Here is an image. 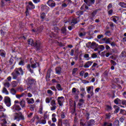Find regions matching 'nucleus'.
<instances>
[{"instance_id": "f257e3e1", "label": "nucleus", "mask_w": 126, "mask_h": 126, "mask_svg": "<svg viewBox=\"0 0 126 126\" xmlns=\"http://www.w3.org/2000/svg\"><path fill=\"white\" fill-rule=\"evenodd\" d=\"M27 84H28L27 88L29 91H34L36 88V81L34 79L29 78L26 81Z\"/></svg>"}, {"instance_id": "f03ea898", "label": "nucleus", "mask_w": 126, "mask_h": 126, "mask_svg": "<svg viewBox=\"0 0 126 126\" xmlns=\"http://www.w3.org/2000/svg\"><path fill=\"white\" fill-rule=\"evenodd\" d=\"M20 74L21 75L23 74V70L21 67L16 68L14 70V72L11 73V75L13 76V79H17L18 75H20Z\"/></svg>"}, {"instance_id": "7ed1b4c3", "label": "nucleus", "mask_w": 126, "mask_h": 126, "mask_svg": "<svg viewBox=\"0 0 126 126\" xmlns=\"http://www.w3.org/2000/svg\"><path fill=\"white\" fill-rule=\"evenodd\" d=\"M28 44L32 46V47H36L37 50L41 49L40 43L38 42V41L34 42V40L32 38L28 40Z\"/></svg>"}, {"instance_id": "20e7f679", "label": "nucleus", "mask_w": 126, "mask_h": 126, "mask_svg": "<svg viewBox=\"0 0 126 126\" xmlns=\"http://www.w3.org/2000/svg\"><path fill=\"white\" fill-rule=\"evenodd\" d=\"M13 120L19 122L20 120H24V116L21 112L15 113L13 114Z\"/></svg>"}, {"instance_id": "39448f33", "label": "nucleus", "mask_w": 126, "mask_h": 126, "mask_svg": "<svg viewBox=\"0 0 126 126\" xmlns=\"http://www.w3.org/2000/svg\"><path fill=\"white\" fill-rule=\"evenodd\" d=\"M34 8H35V5H34V4H33L32 1H30L27 7V11H26V16H27V15L29 14V11H28V9H34Z\"/></svg>"}, {"instance_id": "423d86ee", "label": "nucleus", "mask_w": 126, "mask_h": 126, "mask_svg": "<svg viewBox=\"0 0 126 126\" xmlns=\"http://www.w3.org/2000/svg\"><path fill=\"white\" fill-rule=\"evenodd\" d=\"M87 91L89 94H90L91 96L94 95V88L93 86H91L86 87Z\"/></svg>"}, {"instance_id": "0eeeda50", "label": "nucleus", "mask_w": 126, "mask_h": 126, "mask_svg": "<svg viewBox=\"0 0 126 126\" xmlns=\"http://www.w3.org/2000/svg\"><path fill=\"white\" fill-rule=\"evenodd\" d=\"M4 102L7 107H10L11 106V101L9 97L5 96L4 98Z\"/></svg>"}, {"instance_id": "6e6552de", "label": "nucleus", "mask_w": 126, "mask_h": 126, "mask_svg": "<svg viewBox=\"0 0 126 126\" xmlns=\"http://www.w3.org/2000/svg\"><path fill=\"white\" fill-rule=\"evenodd\" d=\"M78 94H79V90L76 89L75 88H73L72 89V95L73 96H76L77 98H78Z\"/></svg>"}, {"instance_id": "1a4fd4ad", "label": "nucleus", "mask_w": 126, "mask_h": 126, "mask_svg": "<svg viewBox=\"0 0 126 126\" xmlns=\"http://www.w3.org/2000/svg\"><path fill=\"white\" fill-rule=\"evenodd\" d=\"M32 59H31V64L32 68H36L37 66H39V63H36V61H31Z\"/></svg>"}, {"instance_id": "9d476101", "label": "nucleus", "mask_w": 126, "mask_h": 126, "mask_svg": "<svg viewBox=\"0 0 126 126\" xmlns=\"http://www.w3.org/2000/svg\"><path fill=\"white\" fill-rule=\"evenodd\" d=\"M12 109L14 112H16V111H20L21 110V107H20V106L18 104H14L12 107Z\"/></svg>"}, {"instance_id": "9b49d317", "label": "nucleus", "mask_w": 126, "mask_h": 126, "mask_svg": "<svg viewBox=\"0 0 126 126\" xmlns=\"http://www.w3.org/2000/svg\"><path fill=\"white\" fill-rule=\"evenodd\" d=\"M57 101L60 106H63V101H64V97H63V96L58 97Z\"/></svg>"}, {"instance_id": "f8f14e48", "label": "nucleus", "mask_w": 126, "mask_h": 126, "mask_svg": "<svg viewBox=\"0 0 126 126\" xmlns=\"http://www.w3.org/2000/svg\"><path fill=\"white\" fill-rule=\"evenodd\" d=\"M47 4L50 7H55L56 6V2L53 0H49L47 2Z\"/></svg>"}, {"instance_id": "ddd939ff", "label": "nucleus", "mask_w": 126, "mask_h": 126, "mask_svg": "<svg viewBox=\"0 0 126 126\" xmlns=\"http://www.w3.org/2000/svg\"><path fill=\"white\" fill-rule=\"evenodd\" d=\"M85 2L89 6H90L91 4H93L95 2V0H84Z\"/></svg>"}, {"instance_id": "4468645a", "label": "nucleus", "mask_w": 126, "mask_h": 126, "mask_svg": "<svg viewBox=\"0 0 126 126\" xmlns=\"http://www.w3.org/2000/svg\"><path fill=\"white\" fill-rule=\"evenodd\" d=\"M62 126H70L69 122L66 119L63 120L62 123Z\"/></svg>"}, {"instance_id": "2eb2a0df", "label": "nucleus", "mask_w": 126, "mask_h": 126, "mask_svg": "<svg viewBox=\"0 0 126 126\" xmlns=\"http://www.w3.org/2000/svg\"><path fill=\"white\" fill-rule=\"evenodd\" d=\"M19 104L22 109L25 108V106H26V102L24 99H22V100L20 102Z\"/></svg>"}, {"instance_id": "dca6fc26", "label": "nucleus", "mask_w": 126, "mask_h": 126, "mask_svg": "<svg viewBox=\"0 0 126 126\" xmlns=\"http://www.w3.org/2000/svg\"><path fill=\"white\" fill-rule=\"evenodd\" d=\"M92 63H93V62L91 61H88V62L85 63L84 67H85V68H88L89 66H91V64H92Z\"/></svg>"}, {"instance_id": "f3484780", "label": "nucleus", "mask_w": 126, "mask_h": 126, "mask_svg": "<svg viewBox=\"0 0 126 126\" xmlns=\"http://www.w3.org/2000/svg\"><path fill=\"white\" fill-rule=\"evenodd\" d=\"M102 41L105 43V44H110L112 42V38H104L102 39Z\"/></svg>"}, {"instance_id": "a211bd4d", "label": "nucleus", "mask_w": 126, "mask_h": 126, "mask_svg": "<svg viewBox=\"0 0 126 126\" xmlns=\"http://www.w3.org/2000/svg\"><path fill=\"white\" fill-rule=\"evenodd\" d=\"M27 101L28 104H34L35 102L33 98H27Z\"/></svg>"}, {"instance_id": "6ab92c4d", "label": "nucleus", "mask_w": 126, "mask_h": 126, "mask_svg": "<svg viewBox=\"0 0 126 126\" xmlns=\"http://www.w3.org/2000/svg\"><path fill=\"white\" fill-rule=\"evenodd\" d=\"M112 20L115 23H117L119 20H120V17L117 16H114L112 17Z\"/></svg>"}, {"instance_id": "aec40b11", "label": "nucleus", "mask_w": 126, "mask_h": 126, "mask_svg": "<svg viewBox=\"0 0 126 126\" xmlns=\"http://www.w3.org/2000/svg\"><path fill=\"white\" fill-rule=\"evenodd\" d=\"M56 72L57 74H61L62 73V68L57 67L56 68Z\"/></svg>"}, {"instance_id": "412c9836", "label": "nucleus", "mask_w": 126, "mask_h": 126, "mask_svg": "<svg viewBox=\"0 0 126 126\" xmlns=\"http://www.w3.org/2000/svg\"><path fill=\"white\" fill-rule=\"evenodd\" d=\"M95 124V122L93 120H91L88 122V126H93Z\"/></svg>"}, {"instance_id": "4be33fe9", "label": "nucleus", "mask_w": 126, "mask_h": 126, "mask_svg": "<svg viewBox=\"0 0 126 126\" xmlns=\"http://www.w3.org/2000/svg\"><path fill=\"white\" fill-rule=\"evenodd\" d=\"M53 99H54V97H46L45 99V102L47 103V104H49L51 102V100H52Z\"/></svg>"}, {"instance_id": "5701e85b", "label": "nucleus", "mask_w": 126, "mask_h": 126, "mask_svg": "<svg viewBox=\"0 0 126 126\" xmlns=\"http://www.w3.org/2000/svg\"><path fill=\"white\" fill-rule=\"evenodd\" d=\"M77 23V19L73 18L72 20V22L70 24V25H74Z\"/></svg>"}, {"instance_id": "b1692460", "label": "nucleus", "mask_w": 126, "mask_h": 126, "mask_svg": "<svg viewBox=\"0 0 126 126\" xmlns=\"http://www.w3.org/2000/svg\"><path fill=\"white\" fill-rule=\"evenodd\" d=\"M0 122L1 123L0 124L1 126H2V124L4 126H5L6 124H7V122H6V120L5 119L0 120Z\"/></svg>"}, {"instance_id": "393cba45", "label": "nucleus", "mask_w": 126, "mask_h": 126, "mask_svg": "<svg viewBox=\"0 0 126 126\" xmlns=\"http://www.w3.org/2000/svg\"><path fill=\"white\" fill-rule=\"evenodd\" d=\"M4 87H6L7 88H9V86H10V83L8 82V81H6L5 83H4Z\"/></svg>"}, {"instance_id": "a878e982", "label": "nucleus", "mask_w": 126, "mask_h": 126, "mask_svg": "<svg viewBox=\"0 0 126 126\" xmlns=\"http://www.w3.org/2000/svg\"><path fill=\"white\" fill-rule=\"evenodd\" d=\"M0 56H1V57H3V58H4V57H5V52H4V51L3 50H0Z\"/></svg>"}, {"instance_id": "bb28decb", "label": "nucleus", "mask_w": 126, "mask_h": 126, "mask_svg": "<svg viewBox=\"0 0 126 126\" xmlns=\"http://www.w3.org/2000/svg\"><path fill=\"white\" fill-rule=\"evenodd\" d=\"M51 106H56L57 104L56 103V100L55 99H52L51 101Z\"/></svg>"}, {"instance_id": "cd10ccee", "label": "nucleus", "mask_w": 126, "mask_h": 126, "mask_svg": "<svg viewBox=\"0 0 126 126\" xmlns=\"http://www.w3.org/2000/svg\"><path fill=\"white\" fill-rule=\"evenodd\" d=\"M36 108V105L35 104L31 105L30 106V109L31 111H34V109Z\"/></svg>"}, {"instance_id": "c85d7f7f", "label": "nucleus", "mask_w": 126, "mask_h": 126, "mask_svg": "<svg viewBox=\"0 0 126 126\" xmlns=\"http://www.w3.org/2000/svg\"><path fill=\"white\" fill-rule=\"evenodd\" d=\"M11 84H12V86H13V87H16V86H17L18 84L17 82L14 81L11 82Z\"/></svg>"}, {"instance_id": "c756f323", "label": "nucleus", "mask_w": 126, "mask_h": 126, "mask_svg": "<svg viewBox=\"0 0 126 126\" xmlns=\"http://www.w3.org/2000/svg\"><path fill=\"white\" fill-rule=\"evenodd\" d=\"M27 67L28 68V69H29L30 71V72H31V73H33V70H32L31 69V65H30V64H28L27 66Z\"/></svg>"}, {"instance_id": "7c9ffc66", "label": "nucleus", "mask_w": 126, "mask_h": 126, "mask_svg": "<svg viewBox=\"0 0 126 126\" xmlns=\"http://www.w3.org/2000/svg\"><path fill=\"white\" fill-rule=\"evenodd\" d=\"M119 5H121L122 7H124L125 8L126 7V4L124 2H120Z\"/></svg>"}, {"instance_id": "2f4dec72", "label": "nucleus", "mask_w": 126, "mask_h": 126, "mask_svg": "<svg viewBox=\"0 0 126 126\" xmlns=\"http://www.w3.org/2000/svg\"><path fill=\"white\" fill-rule=\"evenodd\" d=\"M56 88H57L58 90H59V91H62V90H63V88H62V86H61L60 84H58L56 86Z\"/></svg>"}, {"instance_id": "473e14b6", "label": "nucleus", "mask_w": 126, "mask_h": 126, "mask_svg": "<svg viewBox=\"0 0 126 126\" xmlns=\"http://www.w3.org/2000/svg\"><path fill=\"white\" fill-rule=\"evenodd\" d=\"M2 93L6 95H8V91H7V90L5 88H3Z\"/></svg>"}, {"instance_id": "72a5a7b5", "label": "nucleus", "mask_w": 126, "mask_h": 126, "mask_svg": "<svg viewBox=\"0 0 126 126\" xmlns=\"http://www.w3.org/2000/svg\"><path fill=\"white\" fill-rule=\"evenodd\" d=\"M47 94H48L50 96H53L54 94V93H53V91H52L51 90H47Z\"/></svg>"}, {"instance_id": "f704fd0d", "label": "nucleus", "mask_w": 126, "mask_h": 126, "mask_svg": "<svg viewBox=\"0 0 126 126\" xmlns=\"http://www.w3.org/2000/svg\"><path fill=\"white\" fill-rule=\"evenodd\" d=\"M114 103H115L116 104L121 103V100L119 98H116L114 100Z\"/></svg>"}, {"instance_id": "c9c22d12", "label": "nucleus", "mask_w": 126, "mask_h": 126, "mask_svg": "<svg viewBox=\"0 0 126 126\" xmlns=\"http://www.w3.org/2000/svg\"><path fill=\"white\" fill-rule=\"evenodd\" d=\"M113 124L112 123H109L107 122H105L103 124V126H112Z\"/></svg>"}, {"instance_id": "e433bc0d", "label": "nucleus", "mask_w": 126, "mask_h": 126, "mask_svg": "<svg viewBox=\"0 0 126 126\" xmlns=\"http://www.w3.org/2000/svg\"><path fill=\"white\" fill-rule=\"evenodd\" d=\"M120 114H122V115H124L126 116V110H125L124 109H121Z\"/></svg>"}, {"instance_id": "4c0bfd02", "label": "nucleus", "mask_w": 126, "mask_h": 126, "mask_svg": "<svg viewBox=\"0 0 126 126\" xmlns=\"http://www.w3.org/2000/svg\"><path fill=\"white\" fill-rule=\"evenodd\" d=\"M25 64V63L24 62V61H23V60H21L19 62V65H24Z\"/></svg>"}, {"instance_id": "58836bf2", "label": "nucleus", "mask_w": 126, "mask_h": 126, "mask_svg": "<svg viewBox=\"0 0 126 126\" xmlns=\"http://www.w3.org/2000/svg\"><path fill=\"white\" fill-rule=\"evenodd\" d=\"M10 92L12 94H14L16 93V90L14 89H11L10 90Z\"/></svg>"}, {"instance_id": "ea45409f", "label": "nucleus", "mask_w": 126, "mask_h": 126, "mask_svg": "<svg viewBox=\"0 0 126 126\" xmlns=\"http://www.w3.org/2000/svg\"><path fill=\"white\" fill-rule=\"evenodd\" d=\"M51 111H55L56 109H57V106L56 105H52V106L50 107Z\"/></svg>"}, {"instance_id": "a19ab883", "label": "nucleus", "mask_w": 126, "mask_h": 126, "mask_svg": "<svg viewBox=\"0 0 126 126\" xmlns=\"http://www.w3.org/2000/svg\"><path fill=\"white\" fill-rule=\"evenodd\" d=\"M77 70H78V68H74V69H73L72 74H75V73H76V71H77Z\"/></svg>"}, {"instance_id": "79ce46f5", "label": "nucleus", "mask_w": 126, "mask_h": 126, "mask_svg": "<svg viewBox=\"0 0 126 126\" xmlns=\"http://www.w3.org/2000/svg\"><path fill=\"white\" fill-rule=\"evenodd\" d=\"M119 124H120V121H119V120H116L114 122V126H119Z\"/></svg>"}, {"instance_id": "37998d69", "label": "nucleus", "mask_w": 126, "mask_h": 126, "mask_svg": "<svg viewBox=\"0 0 126 126\" xmlns=\"http://www.w3.org/2000/svg\"><path fill=\"white\" fill-rule=\"evenodd\" d=\"M76 14H77V15H78L79 16L80 15H82V14H83V12L81 11H79L76 12Z\"/></svg>"}, {"instance_id": "c03bdc74", "label": "nucleus", "mask_w": 126, "mask_h": 126, "mask_svg": "<svg viewBox=\"0 0 126 126\" xmlns=\"http://www.w3.org/2000/svg\"><path fill=\"white\" fill-rule=\"evenodd\" d=\"M92 48H96L97 47V45L96 44V43L93 42L91 44Z\"/></svg>"}, {"instance_id": "a18cd8bd", "label": "nucleus", "mask_w": 126, "mask_h": 126, "mask_svg": "<svg viewBox=\"0 0 126 126\" xmlns=\"http://www.w3.org/2000/svg\"><path fill=\"white\" fill-rule=\"evenodd\" d=\"M126 53L125 51H122L121 54V57H126Z\"/></svg>"}, {"instance_id": "49530a36", "label": "nucleus", "mask_w": 126, "mask_h": 126, "mask_svg": "<svg viewBox=\"0 0 126 126\" xmlns=\"http://www.w3.org/2000/svg\"><path fill=\"white\" fill-rule=\"evenodd\" d=\"M64 2L67 4H69L71 2V0H64Z\"/></svg>"}, {"instance_id": "de8ad7c7", "label": "nucleus", "mask_w": 126, "mask_h": 126, "mask_svg": "<svg viewBox=\"0 0 126 126\" xmlns=\"http://www.w3.org/2000/svg\"><path fill=\"white\" fill-rule=\"evenodd\" d=\"M38 112L39 114H43V107L40 106V108H39Z\"/></svg>"}, {"instance_id": "09e8293b", "label": "nucleus", "mask_w": 126, "mask_h": 126, "mask_svg": "<svg viewBox=\"0 0 126 126\" xmlns=\"http://www.w3.org/2000/svg\"><path fill=\"white\" fill-rule=\"evenodd\" d=\"M79 35L80 37H83V36H85L86 33H85V32H80V33H79Z\"/></svg>"}, {"instance_id": "8fccbe9b", "label": "nucleus", "mask_w": 126, "mask_h": 126, "mask_svg": "<svg viewBox=\"0 0 126 126\" xmlns=\"http://www.w3.org/2000/svg\"><path fill=\"white\" fill-rule=\"evenodd\" d=\"M40 17H41V18H42V19H44V18H45V17H46V14H45V13H42L41 14Z\"/></svg>"}, {"instance_id": "3c124183", "label": "nucleus", "mask_w": 126, "mask_h": 126, "mask_svg": "<svg viewBox=\"0 0 126 126\" xmlns=\"http://www.w3.org/2000/svg\"><path fill=\"white\" fill-rule=\"evenodd\" d=\"M115 113H118L120 110V108H119V107L117 106H115Z\"/></svg>"}, {"instance_id": "603ef678", "label": "nucleus", "mask_w": 126, "mask_h": 126, "mask_svg": "<svg viewBox=\"0 0 126 126\" xmlns=\"http://www.w3.org/2000/svg\"><path fill=\"white\" fill-rule=\"evenodd\" d=\"M40 124L46 125V124H47V121H46V120H41Z\"/></svg>"}, {"instance_id": "864d4df0", "label": "nucleus", "mask_w": 126, "mask_h": 126, "mask_svg": "<svg viewBox=\"0 0 126 126\" xmlns=\"http://www.w3.org/2000/svg\"><path fill=\"white\" fill-rule=\"evenodd\" d=\"M99 48L101 51H104V50H105V47L103 45H100Z\"/></svg>"}, {"instance_id": "5fc2aeb1", "label": "nucleus", "mask_w": 126, "mask_h": 126, "mask_svg": "<svg viewBox=\"0 0 126 126\" xmlns=\"http://www.w3.org/2000/svg\"><path fill=\"white\" fill-rule=\"evenodd\" d=\"M96 14H97V12L96 11H94V12H93L92 16H93V17H94V16L96 15Z\"/></svg>"}, {"instance_id": "6e6d98bb", "label": "nucleus", "mask_w": 126, "mask_h": 126, "mask_svg": "<svg viewBox=\"0 0 126 126\" xmlns=\"http://www.w3.org/2000/svg\"><path fill=\"white\" fill-rule=\"evenodd\" d=\"M111 63H112V64H113V65H116V64H117V63H116V62L114 61V60H111L110 61Z\"/></svg>"}, {"instance_id": "4d7b16f0", "label": "nucleus", "mask_w": 126, "mask_h": 126, "mask_svg": "<svg viewBox=\"0 0 126 126\" xmlns=\"http://www.w3.org/2000/svg\"><path fill=\"white\" fill-rule=\"evenodd\" d=\"M50 89H51V90H53V91H57V89H56V87H55L54 86L50 87Z\"/></svg>"}, {"instance_id": "13d9d810", "label": "nucleus", "mask_w": 126, "mask_h": 126, "mask_svg": "<svg viewBox=\"0 0 126 126\" xmlns=\"http://www.w3.org/2000/svg\"><path fill=\"white\" fill-rule=\"evenodd\" d=\"M92 58H93V59H96V58H97V54H93V55L92 56Z\"/></svg>"}, {"instance_id": "bf43d9fd", "label": "nucleus", "mask_w": 126, "mask_h": 126, "mask_svg": "<svg viewBox=\"0 0 126 126\" xmlns=\"http://www.w3.org/2000/svg\"><path fill=\"white\" fill-rule=\"evenodd\" d=\"M61 118L62 119H64V118H65V116L64 115V113L63 112H62Z\"/></svg>"}, {"instance_id": "052dcab7", "label": "nucleus", "mask_w": 126, "mask_h": 126, "mask_svg": "<svg viewBox=\"0 0 126 126\" xmlns=\"http://www.w3.org/2000/svg\"><path fill=\"white\" fill-rule=\"evenodd\" d=\"M27 96H28V97H29V98H31V97H32V94H31V93H28L27 94Z\"/></svg>"}, {"instance_id": "680f3d73", "label": "nucleus", "mask_w": 126, "mask_h": 126, "mask_svg": "<svg viewBox=\"0 0 126 126\" xmlns=\"http://www.w3.org/2000/svg\"><path fill=\"white\" fill-rule=\"evenodd\" d=\"M84 78H86V77H88V76L89 75V74L88 73V72H86L84 74Z\"/></svg>"}, {"instance_id": "e2e57ef3", "label": "nucleus", "mask_w": 126, "mask_h": 126, "mask_svg": "<svg viewBox=\"0 0 126 126\" xmlns=\"http://www.w3.org/2000/svg\"><path fill=\"white\" fill-rule=\"evenodd\" d=\"M0 111H5V109L3 108L2 106H0Z\"/></svg>"}, {"instance_id": "0e129e2a", "label": "nucleus", "mask_w": 126, "mask_h": 126, "mask_svg": "<svg viewBox=\"0 0 126 126\" xmlns=\"http://www.w3.org/2000/svg\"><path fill=\"white\" fill-rule=\"evenodd\" d=\"M81 10H83V9H85V4H84L82 5V6L81 7Z\"/></svg>"}, {"instance_id": "69168bd1", "label": "nucleus", "mask_w": 126, "mask_h": 126, "mask_svg": "<svg viewBox=\"0 0 126 126\" xmlns=\"http://www.w3.org/2000/svg\"><path fill=\"white\" fill-rule=\"evenodd\" d=\"M106 119H110V118H111V114L110 113L106 114Z\"/></svg>"}, {"instance_id": "338daca9", "label": "nucleus", "mask_w": 126, "mask_h": 126, "mask_svg": "<svg viewBox=\"0 0 126 126\" xmlns=\"http://www.w3.org/2000/svg\"><path fill=\"white\" fill-rule=\"evenodd\" d=\"M80 75L81 76H83V75H84V71H82L80 72Z\"/></svg>"}, {"instance_id": "774afa93", "label": "nucleus", "mask_w": 126, "mask_h": 126, "mask_svg": "<svg viewBox=\"0 0 126 126\" xmlns=\"http://www.w3.org/2000/svg\"><path fill=\"white\" fill-rule=\"evenodd\" d=\"M122 103L123 105H125L126 106V100H123Z\"/></svg>"}]
</instances>
